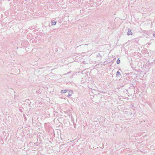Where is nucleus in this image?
<instances>
[{
	"instance_id": "20e7f679",
	"label": "nucleus",
	"mask_w": 155,
	"mask_h": 155,
	"mask_svg": "<svg viewBox=\"0 0 155 155\" xmlns=\"http://www.w3.org/2000/svg\"><path fill=\"white\" fill-rule=\"evenodd\" d=\"M73 94V91H70L69 93L68 94V96H70L71 95Z\"/></svg>"
},
{
	"instance_id": "9d476101",
	"label": "nucleus",
	"mask_w": 155,
	"mask_h": 155,
	"mask_svg": "<svg viewBox=\"0 0 155 155\" xmlns=\"http://www.w3.org/2000/svg\"><path fill=\"white\" fill-rule=\"evenodd\" d=\"M154 35L155 36V34Z\"/></svg>"
},
{
	"instance_id": "0eeeda50",
	"label": "nucleus",
	"mask_w": 155,
	"mask_h": 155,
	"mask_svg": "<svg viewBox=\"0 0 155 155\" xmlns=\"http://www.w3.org/2000/svg\"><path fill=\"white\" fill-rule=\"evenodd\" d=\"M97 57H101V55H100V54L98 53L97 54Z\"/></svg>"
},
{
	"instance_id": "7ed1b4c3",
	"label": "nucleus",
	"mask_w": 155,
	"mask_h": 155,
	"mask_svg": "<svg viewBox=\"0 0 155 155\" xmlns=\"http://www.w3.org/2000/svg\"><path fill=\"white\" fill-rule=\"evenodd\" d=\"M120 75V72L119 71H117V74H116V76H119Z\"/></svg>"
},
{
	"instance_id": "1a4fd4ad",
	"label": "nucleus",
	"mask_w": 155,
	"mask_h": 155,
	"mask_svg": "<svg viewBox=\"0 0 155 155\" xmlns=\"http://www.w3.org/2000/svg\"><path fill=\"white\" fill-rule=\"evenodd\" d=\"M78 46H77V48H78Z\"/></svg>"
},
{
	"instance_id": "f03ea898",
	"label": "nucleus",
	"mask_w": 155,
	"mask_h": 155,
	"mask_svg": "<svg viewBox=\"0 0 155 155\" xmlns=\"http://www.w3.org/2000/svg\"><path fill=\"white\" fill-rule=\"evenodd\" d=\"M67 91L68 90H62L61 91V93H64Z\"/></svg>"
},
{
	"instance_id": "6e6552de",
	"label": "nucleus",
	"mask_w": 155,
	"mask_h": 155,
	"mask_svg": "<svg viewBox=\"0 0 155 155\" xmlns=\"http://www.w3.org/2000/svg\"><path fill=\"white\" fill-rule=\"evenodd\" d=\"M87 45V44H85V45Z\"/></svg>"
},
{
	"instance_id": "f257e3e1",
	"label": "nucleus",
	"mask_w": 155,
	"mask_h": 155,
	"mask_svg": "<svg viewBox=\"0 0 155 155\" xmlns=\"http://www.w3.org/2000/svg\"><path fill=\"white\" fill-rule=\"evenodd\" d=\"M127 34L128 35H132V33L131 32V30L130 28H129L128 30V32L127 33Z\"/></svg>"
},
{
	"instance_id": "423d86ee",
	"label": "nucleus",
	"mask_w": 155,
	"mask_h": 155,
	"mask_svg": "<svg viewBox=\"0 0 155 155\" xmlns=\"http://www.w3.org/2000/svg\"><path fill=\"white\" fill-rule=\"evenodd\" d=\"M117 64H119L120 63V61L119 60V58H118L117 59Z\"/></svg>"
},
{
	"instance_id": "39448f33",
	"label": "nucleus",
	"mask_w": 155,
	"mask_h": 155,
	"mask_svg": "<svg viewBox=\"0 0 155 155\" xmlns=\"http://www.w3.org/2000/svg\"><path fill=\"white\" fill-rule=\"evenodd\" d=\"M56 22L54 21H52V25H55L56 24Z\"/></svg>"
}]
</instances>
